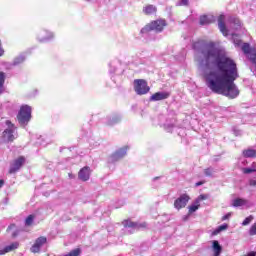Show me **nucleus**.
I'll use <instances>...</instances> for the list:
<instances>
[{"label":"nucleus","instance_id":"nucleus-1","mask_svg":"<svg viewBox=\"0 0 256 256\" xmlns=\"http://www.w3.org/2000/svg\"><path fill=\"white\" fill-rule=\"evenodd\" d=\"M195 61L204 75L206 85L213 93L225 95L230 99L239 97V88L235 81L239 78L237 64L219 48L215 42L203 44L194 42Z\"/></svg>","mask_w":256,"mask_h":256},{"label":"nucleus","instance_id":"nucleus-2","mask_svg":"<svg viewBox=\"0 0 256 256\" xmlns=\"http://www.w3.org/2000/svg\"><path fill=\"white\" fill-rule=\"evenodd\" d=\"M167 23L165 20H154L151 23L147 24L144 28L141 29L140 33L141 35H149L151 31H154L155 33H161Z\"/></svg>","mask_w":256,"mask_h":256},{"label":"nucleus","instance_id":"nucleus-3","mask_svg":"<svg viewBox=\"0 0 256 256\" xmlns=\"http://www.w3.org/2000/svg\"><path fill=\"white\" fill-rule=\"evenodd\" d=\"M31 106L24 104L20 107V110L17 115L18 123L22 127H26V125H29V121H31Z\"/></svg>","mask_w":256,"mask_h":256},{"label":"nucleus","instance_id":"nucleus-4","mask_svg":"<svg viewBox=\"0 0 256 256\" xmlns=\"http://www.w3.org/2000/svg\"><path fill=\"white\" fill-rule=\"evenodd\" d=\"M5 125L7 128L3 131V140L6 143L15 141V138L17 137V127L10 120H6Z\"/></svg>","mask_w":256,"mask_h":256},{"label":"nucleus","instance_id":"nucleus-5","mask_svg":"<svg viewBox=\"0 0 256 256\" xmlns=\"http://www.w3.org/2000/svg\"><path fill=\"white\" fill-rule=\"evenodd\" d=\"M159 125H162L167 133H173L177 127V120L175 118H167L165 115L158 116Z\"/></svg>","mask_w":256,"mask_h":256},{"label":"nucleus","instance_id":"nucleus-6","mask_svg":"<svg viewBox=\"0 0 256 256\" xmlns=\"http://www.w3.org/2000/svg\"><path fill=\"white\" fill-rule=\"evenodd\" d=\"M134 91L137 95H147L151 88L147 84V80L136 79L134 80Z\"/></svg>","mask_w":256,"mask_h":256},{"label":"nucleus","instance_id":"nucleus-7","mask_svg":"<svg viewBox=\"0 0 256 256\" xmlns=\"http://www.w3.org/2000/svg\"><path fill=\"white\" fill-rule=\"evenodd\" d=\"M36 39L39 43H49L55 39V32L42 29L37 33Z\"/></svg>","mask_w":256,"mask_h":256},{"label":"nucleus","instance_id":"nucleus-8","mask_svg":"<svg viewBox=\"0 0 256 256\" xmlns=\"http://www.w3.org/2000/svg\"><path fill=\"white\" fill-rule=\"evenodd\" d=\"M127 155V146H124L123 148L118 149L115 151L108 159L109 163H117V161H120V159H123Z\"/></svg>","mask_w":256,"mask_h":256},{"label":"nucleus","instance_id":"nucleus-9","mask_svg":"<svg viewBox=\"0 0 256 256\" xmlns=\"http://www.w3.org/2000/svg\"><path fill=\"white\" fill-rule=\"evenodd\" d=\"M187 203H189V195L187 194H182L179 198H177L174 201V207L175 209H183L184 207L187 206Z\"/></svg>","mask_w":256,"mask_h":256},{"label":"nucleus","instance_id":"nucleus-10","mask_svg":"<svg viewBox=\"0 0 256 256\" xmlns=\"http://www.w3.org/2000/svg\"><path fill=\"white\" fill-rule=\"evenodd\" d=\"M45 243H47L46 237L41 236V237L37 238L35 243L30 248V251L32 253H39V251H41V247H43L45 245Z\"/></svg>","mask_w":256,"mask_h":256},{"label":"nucleus","instance_id":"nucleus-11","mask_svg":"<svg viewBox=\"0 0 256 256\" xmlns=\"http://www.w3.org/2000/svg\"><path fill=\"white\" fill-rule=\"evenodd\" d=\"M25 164V157L21 156L18 159H16L11 165L9 169V173H17L21 167Z\"/></svg>","mask_w":256,"mask_h":256},{"label":"nucleus","instance_id":"nucleus-12","mask_svg":"<svg viewBox=\"0 0 256 256\" xmlns=\"http://www.w3.org/2000/svg\"><path fill=\"white\" fill-rule=\"evenodd\" d=\"M78 177L81 181H89V177H91V168L89 166L83 167L79 171Z\"/></svg>","mask_w":256,"mask_h":256},{"label":"nucleus","instance_id":"nucleus-13","mask_svg":"<svg viewBox=\"0 0 256 256\" xmlns=\"http://www.w3.org/2000/svg\"><path fill=\"white\" fill-rule=\"evenodd\" d=\"M169 92H156L150 97V101H164V99H169Z\"/></svg>","mask_w":256,"mask_h":256},{"label":"nucleus","instance_id":"nucleus-14","mask_svg":"<svg viewBox=\"0 0 256 256\" xmlns=\"http://www.w3.org/2000/svg\"><path fill=\"white\" fill-rule=\"evenodd\" d=\"M218 27L224 37H227V35H229V30H227V27L225 26V16L221 15L218 18Z\"/></svg>","mask_w":256,"mask_h":256},{"label":"nucleus","instance_id":"nucleus-15","mask_svg":"<svg viewBox=\"0 0 256 256\" xmlns=\"http://www.w3.org/2000/svg\"><path fill=\"white\" fill-rule=\"evenodd\" d=\"M232 207H249V200L244 198H235L231 202Z\"/></svg>","mask_w":256,"mask_h":256},{"label":"nucleus","instance_id":"nucleus-16","mask_svg":"<svg viewBox=\"0 0 256 256\" xmlns=\"http://www.w3.org/2000/svg\"><path fill=\"white\" fill-rule=\"evenodd\" d=\"M124 227H126V229H141V227H147L146 223H137V222H131L129 220H126L123 222Z\"/></svg>","mask_w":256,"mask_h":256},{"label":"nucleus","instance_id":"nucleus-17","mask_svg":"<svg viewBox=\"0 0 256 256\" xmlns=\"http://www.w3.org/2000/svg\"><path fill=\"white\" fill-rule=\"evenodd\" d=\"M15 249H19V243L13 242L12 244L0 249V255H6V253H11V251H15Z\"/></svg>","mask_w":256,"mask_h":256},{"label":"nucleus","instance_id":"nucleus-18","mask_svg":"<svg viewBox=\"0 0 256 256\" xmlns=\"http://www.w3.org/2000/svg\"><path fill=\"white\" fill-rule=\"evenodd\" d=\"M25 59H27V56L25 54H19L13 59L11 66L18 67V65H23V63H25Z\"/></svg>","mask_w":256,"mask_h":256},{"label":"nucleus","instance_id":"nucleus-19","mask_svg":"<svg viewBox=\"0 0 256 256\" xmlns=\"http://www.w3.org/2000/svg\"><path fill=\"white\" fill-rule=\"evenodd\" d=\"M215 21V18L211 15H203L199 18L200 25H211Z\"/></svg>","mask_w":256,"mask_h":256},{"label":"nucleus","instance_id":"nucleus-20","mask_svg":"<svg viewBox=\"0 0 256 256\" xmlns=\"http://www.w3.org/2000/svg\"><path fill=\"white\" fill-rule=\"evenodd\" d=\"M212 249L214 252V256H220L221 255V251H223V248L221 247V244H219V241L214 240L212 242Z\"/></svg>","mask_w":256,"mask_h":256},{"label":"nucleus","instance_id":"nucleus-21","mask_svg":"<svg viewBox=\"0 0 256 256\" xmlns=\"http://www.w3.org/2000/svg\"><path fill=\"white\" fill-rule=\"evenodd\" d=\"M120 122H121V115L116 114L108 118L107 125H117V123H120Z\"/></svg>","mask_w":256,"mask_h":256},{"label":"nucleus","instance_id":"nucleus-22","mask_svg":"<svg viewBox=\"0 0 256 256\" xmlns=\"http://www.w3.org/2000/svg\"><path fill=\"white\" fill-rule=\"evenodd\" d=\"M231 27L234 28L236 31L241 29V20L235 17L230 18Z\"/></svg>","mask_w":256,"mask_h":256},{"label":"nucleus","instance_id":"nucleus-23","mask_svg":"<svg viewBox=\"0 0 256 256\" xmlns=\"http://www.w3.org/2000/svg\"><path fill=\"white\" fill-rule=\"evenodd\" d=\"M143 12L145 13V15H153V13H157V7L153 5H148L143 8Z\"/></svg>","mask_w":256,"mask_h":256},{"label":"nucleus","instance_id":"nucleus-24","mask_svg":"<svg viewBox=\"0 0 256 256\" xmlns=\"http://www.w3.org/2000/svg\"><path fill=\"white\" fill-rule=\"evenodd\" d=\"M243 155L247 159H251L253 157H256V150L249 148V149L243 151Z\"/></svg>","mask_w":256,"mask_h":256},{"label":"nucleus","instance_id":"nucleus-25","mask_svg":"<svg viewBox=\"0 0 256 256\" xmlns=\"http://www.w3.org/2000/svg\"><path fill=\"white\" fill-rule=\"evenodd\" d=\"M215 173H217V171H215V168L212 167L206 168L204 170V175L206 177H215Z\"/></svg>","mask_w":256,"mask_h":256},{"label":"nucleus","instance_id":"nucleus-26","mask_svg":"<svg viewBox=\"0 0 256 256\" xmlns=\"http://www.w3.org/2000/svg\"><path fill=\"white\" fill-rule=\"evenodd\" d=\"M4 86H5V74L4 72H0V95L4 91Z\"/></svg>","mask_w":256,"mask_h":256},{"label":"nucleus","instance_id":"nucleus-27","mask_svg":"<svg viewBox=\"0 0 256 256\" xmlns=\"http://www.w3.org/2000/svg\"><path fill=\"white\" fill-rule=\"evenodd\" d=\"M33 221H35V215L30 214L26 219H25V226L26 227H31L33 225Z\"/></svg>","mask_w":256,"mask_h":256},{"label":"nucleus","instance_id":"nucleus-28","mask_svg":"<svg viewBox=\"0 0 256 256\" xmlns=\"http://www.w3.org/2000/svg\"><path fill=\"white\" fill-rule=\"evenodd\" d=\"M199 207H200L199 200H196L195 203L189 206V213H195V211H197Z\"/></svg>","mask_w":256,"mask_h":256},{"label":"nucleus","instance_id":"nucleus-29","mask_svg":"<svg viewBox=\"0 0 256 256\" xmlns=\"http://www.w3.org/2000/svg\"><path fill=\"white\" fill-rule=\"evenodd\" d=\"M227 227H229V225H227V224L220 225L218 228H216L214 230V235H219V233H221V231H225V229H227Z\"/></svg>","mask_w":256,"mask_h":256},{"label":"nucleus","instance_id":"nucleus-30","mask_svg":"<svg viewBox=\"0 0 256 256\" xmlns=\"http://www.w3.org/2000/svg\"><path fill=\"white\" fill-rule=\"evenodd\" d=\"M252 167L253 168H244L243 169V173H245L246 175H249V173H255V171H256V164L253 163Z\"/></svg>","mask_w":256,"mask_h":256},{"label":"nucleus","instance_id":"nucleus-31","mask_svg":"<svg viewBox=\"0 0 256 256\" xmlns=\"http://www.w3.org/2000/svg\"><path fill=\"white\" fill-rule=\"evenodd\" d=\"M237 34L232 33V39L234 41V45H236L237 47L241 46V40L239 38H236Z\"/></svg>","mask_w":256,"mask_h":256},{"label":"nucleus","instance_id":"nucleus-32","mask_svg":"<svg viewBox=\"0 0 256 256\" xmlns=\"http://www.w3.org/2000/svg\"><path fill=\"white\" fill-rule=\"evenodd\" d=\"M177 7H186L189 5V0H180L176 3Z\"/></svg>","mask_w":256,"mask_h":256},{"label":"nucleus","instance_id":"nucleus-33","mask_svg":"<svg viewBox=\"0 0 256 256\" xmlns=\"http://www.w3.org/2000/svg\"><path fill=\"white\" fill-rule=\"evenodd\" d=\"M251 221H253V216L252 215L246 217L244 219V221L242 222V225L245 227V226L249 225V223H251Z\"/></svg>","mask_w":256,"mask_h":256},{"label":"nucleus","instance_id":"nucleus-34","mask_svg":"<svg viewBox=\"0 0 256 256\" xmlns=\"http://www.w3.org/2000/svg\"><path fill=\"white\" fill-rule=\"evenodd\" d=\"M249 235L251 237H253L254 235H256V222L250 227L249 229Z\"/></svg>","mask_w":256,"mask_h":256},{"label":"nucleus","instance_id":"nucleus-35","mask_svg":"<svg viewBox=\"0 0 256 256\" xmlns=\"http://www.w3.org/2000/svg\"><path fill=\"white\" fill-rule=\"evenodd\" d=\"M231 218V212L225 214L223 217H222V221H227V219H230Z\"/></svg>","mask_w":256,"mask_h":256},{"label":"nucleus","instance_id":"nucleus-36","mask_svg":"<svg viewBox=\"0 0 256 256\" xmlns=\"http://www.w3.org/2000/svg\"><path fill=\"white\" fill-rule=\"evenodd\" d=\"M5 55V50L3 49V46H1V41H0V57H3Z\"/></svg>","mask_w":256,"mask_h":256},{"label":"nucleus","instance_id":"nucleus-37","mask_svg":"<svg viewBox=\"0 0 256 256\" xmlns=\"http://www.w3.org/2000/svg\"><path fill=\"white\" fill-rule=\"evenodd\" d=\"M205 199H206L205 195H200L196 201H201Z\"/></svg>","mask_w":256,"mask_h":256},{"label":"nucleus","instance_id":"nucleus-38","mask_svg":"<svg viewBox=\"0 0 256 256\" xmlns=\"http://www.w3.org/2000/svg\"><path fill=\"white\" fill-rule=\"evenodd\" d=\"M250 185L252 187H256V180H250Z\"/></svg>","mask_w":256,"mask_h":256},{"label":"nucleus","instance_id":"nucleus-39","mask_svg":"<svg viewBox=\"0 0 256 256\" xmlns=\"http://www.w3.org/2000/svg\"><path fill=\"white\" fill-rule=\"evenodd\" d=\"M11 229H15V224H11V225L8 227L7 231H11Z\"/></svg>","mask_w":256,"mask_h":256},{"label":"nucleus","instance_id":"nucleus-40","mask_svg":"<svg viewBox=\"0 0 256 256\" xmlns=\"http://www.w3.org/2000/svg\"><path fill=\"white\" fill-rule=\"evenodd\" d=\"M201 185H203V182L201 181L196 183V187H201Z\"/></svg>","mask_w":256,"mask_h":256},{"label":"nucleus","instance_id":"nucleus-41","mask_svg":"<svg viewBox=\"0 0 256 256\" xmlns=\"http://www.w3.org/2000/svg\"><path fill=\"white\" fill-rule=\"evenodd\" d=\"M3 185H5V181L0 180V189H1V187H3Z\"/></svg>","mask_w":256,"mask_h":256},{"label":"nucleus","instance_id":"nucleus-42","mask_svg":"<svg viewBox=\"0 0 256 256\" xmlns=\"http://www.w3.org/2000/svg\"><path fill=\"white\" fill-rule=\"evenodd\" d=\"M86 3H93V0H84Z\"/></svg>","mask_w":256,"mask_h":256},{"label":"nucleus","instance_id":"nucleus-43","mask_svg":"<svg viewBox=\"0 0 256 256\" xmlns=\"http://www.w3.org/2000/svg\"><path fill=\"white\" fill-rule=\"evenodd\" d=\"M116 69L113 68L112 70H110L111 73H115Z\"/></svg>","mask_w":256,"mask_h":256},{"label":"nucleus","instance_id":"nucleus-44","mask_svg":"<svg viewBox=\"0 0 256 256\" xmlns=\"http://www.w3.org/2000/svg\"><path fill=\"white\" fill-rule=\"evenodd\" d=\"M157 179H159V177H155V178H153V181H157Z\"/></svg>","mask_w":256,"mask_h":256},{"label":"nucleus","instance_id":"nucleus-45","mask_svg":"<svg viewBox=\"0 0 256 256\" xmlns=\"http://www.w3.org/2000/svg\"><path fill=\"white\" fill-rule=\"evenodd\" d=\"M242 163L246 164V163H247V160H243Z\"/></svg>","mask_w":256,"mask_h":256},{"label":"nucleus","instance_id":"nucleus-46","mask_svg":"<svg viewBox=\"0 0 256 256\" xmlns=\"http://www.w3.org/2000/svg\"><path fill=\"white\" fill-rule=\"evenodd\" d=\"M109 66L112 67V66H113V62H111V63L109 64Z\"/></svg>","mask_w":256,"mask_h":256}]
</instances>
